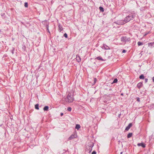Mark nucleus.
Wrapping results in <instances>:
<instances>
[{
	"instance_id": "f257e3e1",
	"label": "nucleus",
	"mask_w": 154,
	"mask_h": 154,
	"mask_svg": "<svg viewBox=\"0 0 154 154\" xmlns=\"http://www.w3.org/2000/svg\"><path fill=\"white\" fill-rule=\"evenodd\" d=\"M134 17L133 14H130L125 18L124 20H117V23L119 25H123L129 21L130 20H133Z\"/></svg>"
},
{
	"instance_id": "f03ea898",
	"label": "nucleus",
	"mask_w": 154,
	"mask_h": 154,
	"mask_svg": "<svg viewBox=\"0 0 154 154\" xmlns=\"http://www.w3.org/2000/svg\"><path fill=\"white\" fill-rule=\"evenodd\" d=\"M64 100L66 102L71 103L73 100V95L71 93H69L68 96L63 98Z\"/></svg>"
},
{
	"instance_id": "7ed1b4c3",
	"label": "nucleus",
	"mask_w": 154,
	"mask_h": 154,
	"mask_svg": "<svg viewBox=\"0 0 154 154\" xmlns=\"http://www.w3.org/2000/svg\"><path fill=\"white\" fill-rule=\"evenodd\" d=\"M94 146V143L91 141L88 142L87 144V149L89 151V152L90 153L92 150V147Z\"/></svg>"
},
{
	"instance_id": "20e7f679",
	"label": "nucleus",
	"mask_w": 154,
	"mask_h": 154,
	"mask_svg": "<svg viewBox=\"0 0 154 154\" xmlns=\"http://www.w3.org/2000/svg\"><path fill=\"white\" fill-rule=\"evenodd\" d=\"M137 145L138 146H141L143 148H145L146 147V144L143 143H138Z\"/></svg>"
},
{
	"instance_id": "39448f33",
	"label": "nucleus",
	"mask_w": 154,
	"mask_h": 154,
	"mask_svg": "<svg viewBox=\"0 0 154 154\" xmlns=\"http://www.w3.org/2000/svg\"><path fill=\"white\" fill-rule=\"evenodd\" d=\"M132 124L131 123H130L128 126H127L126 128H125V131H128L130 128L132 126Z\"/></svg>"
},
{
	"instance_id": "423d86ee",
	"label": "nucleus",
	"mask_w": 154,
	"mask_h": 154,
	"mask_svg": "<svg viewBox=\"0 0 154 154\" xmlns=\"http://www.w3.org/2000/svg\"><path fill=\"white\" fill-rule=\"evenodd\" d=\"M77 137V135H71V136L68 139L69 140H71Z\"/></svg>"
},
{
	"instance_id": "0eeeda50",
	"label": "nucleus",
	"mask_w": 154,
	"mask_h": 154,
	"mask_svg": "<svg viewBox=\"0 0 154 154\" xmlns=\"http://www.w3.org/2000/svg\"><path fill=\"white\" fill-rule=\"evenodd\" d=\"M143 85V84L142 82H140L138 83L137 85V87L139 88H141Z\"/></svg>"
},
{
	"instance_id": "6e6552de",
	"label": "nucleus",
	"mask_w": 154,
	"mask_h": 154,
	"mask_svg": "<svg viewBox=\"0 0 154 154\" xmlns=\"http://www.w3.org/2000/svg\"><path fill=\"white\" fill-rule=\"evenodd\" d=\"M76 59L77 61L78 62H80L81 61V59L79 55L76 56Z\"/></svg>"
},
{
	"instance_id": "1a4fd4ad",
	"label": "nucleus",
	"mask_w": 154,
	"mask_h": 154,
	"mask_svg": "<svg viewBox=\"0 0 154 154\" xmlns=\"http://www.w3.org/2000/svg\"><path fill=\"white\" fill-rule=\"evenodd\" d=\"M103 47L105 49L108 50L110 49L109 47L107 46V45H106L103 44Z\"/></svg>"
},
{
	"instance_id": "9d476101",
	"label": "nucleus",
	"mask_w": 154,
	"mask_h": 154,
	"mask_svg": "<svg viewBox=\"0 0 154 154\" xmlns=\"http://www.w3.org/2000/svg\"><path fill=\"white\" fill-rule=\"evenodd\" d=\"M58 29H59V31L60 32L62 31V30L63 29V28L61 26H60V25L59 24L58 25Z\"/></svg>"
},
{
	"instance_id": "9b49d317",
	"label": "nucleus",
	"mask_w": 154,
	"mask_h": 154,
	"mask_svg": "<svg viewBox=\"0 0 154 154\" xmlns=\"http://www.w3.org/2000/svg\"><path fill=\"white\" fill-rule=\"evenodd\" d=\"M49 107L48 106H46L43 108V110L45 111H48V110Z\"/></svg>"
},
{
	"instance_id": "f8f14e48",
	"label": "nucleus",
	"mask_w": 154,
	"mask_h": 154,
	"mask_svg": "<svg viewBox=\"0 0 154 154\" xmlns=\"http://www.w3.org/2000/svg\"><path fill=\"white\" fill-rule=\"evenodd\" d=\"M127 38L126 37H122L121 38V41L123 42H126V39Z\"/></svg>"
},
{
	"instance_id": "ddd939ff",
	"label": "nucleus",
	"mask_w": 154,
	"mask_h": 154,
	"mask_svg": "<svg viewBox=\"0 0 154 154\" xmlns=\"http://www.w3.org/2000/svg\"><path fill=\"white\" fill-rule=\"evenodd\" d=\"M96 59H97V60H104L103 58L102 57H97Z\"/></svg>"
},
{
	"instance_id": "4468645a",
	"label": "nucleus",
	"mask_w": 154,
	"mask_h": 154,
	"mask_svg": "<svg viewBox=\"0 0 154 154\" xmlns=\"http://www.w3.org/2000/svg\"><path fill=\"white\" fill-rule=\"evenodd\" d=\"M80 125L79 124H77L75 126V128L77 130H79L80 128Z\"/></svg>"
},
{
	"instance_id": "2eb2a0df",
	"label": "nucleus",
	"mask_w": 154,
	"mask_h": 154,
	"mask_svg": "<svg viewBox=\"0 0 154 154\" xmlns=\"http://www.w3.org/2000/svg\"><path fill=\"white\" fill-rule=\"evenodd\" d=\"M139 78L141 79H144V77L143 74L139 76Z\"/></svg>"
},
{
	"instance_id": "dca6fc26",
	"label": "nucleus",
	"mask_w": 154,
	"mask_h": 154,
	"mask_svg": "<svg viewBox=\"0 0 154 154\" xmlns=\"http://www.w3.org/2000/svg\"><path fill=\"white\" fill-rule=\"evenodd\" d=\"M99 9L100 10V11L101 12H103L104 11V9L102 7H99Z\"/></svg>"
},
{
	"instance_id": "f3484780",
	"label": "nucleus",
	"mask_w": 154,
	"mask_h": 154,
	"mask_svg": "<svg viewBox=\"0 0 154 154\" xmlns=\"http://www.w3.org/2000/svg\"><path fill=\"white\" fill-rule=\"evenodd\" d=\"M35 108L36 109H37L38 110L39 109L38 104H36L35 105Z\"/></svg>"
},
{
	"instance_id": "a211bd4d",
	"label": "nucleus",
	"mask_w": 154,
	"mask_h": 154,
	"mask_svg": "<svg viewBox=\"0 0 154 154\" xmlns=\"http://www.w3.org/2000/svg\"><path fill=\"white\" fill-rule=\"evenodd\" d=\"M138 45V46H140L143 45V43L142 42H139L137 43Z\"/></svg>"
},
{
	"instance_id": "6ab92c4d",
	"label": "nucleus",
	"mask_w": 154,
	"mask_h": 154,
	"mask_svg": "<svg viewBox=\"0 0 154 154\" xmlns=\"http://www.w3.org/2000/svg\"><path fill=\"white\" fill-rule=\"evenodd\" d=\"M117 81H118V80H117V79H114V81H113V82H112V84L114 83H117Z\"/></svg>"
},
{
	"instance_id": "aec40b11",
	"label": "nucleus",
	"mask_w": 154,
	"mask_h": 154,
	"mask_svg": "<svg viewBox=\"0 0 154 154\" xmlns=\"http://www.w3.org/2000/svg\"><path fill=\"white\" fill-rule=\"evenodd\" d=\"M154 45V42L153 43H149L148 44V45L149 46H151L152 45Z\"/></svg>"
},
{
	"instance_id": "412c9836",
	"label": "nucleus",
	"mask_w": 154,
	"mask_h": 154,
	"mask_svg": "<svg viewBox=\"0 0 154 154\" xmlns=\"http://www.w3.org/2000/svg\"><path fill=\"white\" fill-rule=\"evenodd\" d=\"M24 6L25 7L27 8L28 6V4L27 2H25L24 3Z\"/></svg>"
},
{
	"instance_id": "4be33fe9",
	"label": "nucleus",
	"mask_w": 154,
	"mask_h": 154,
	"mask_svg": "<svg viewBox=\"0 0 154 154\" xmlns=\"http://www.w3.org/2000/svg\"><path fill=\"white\" fill-rule=\"evenodd\" d=\"M67 110L68 111L70 112L71 111L72 108L70 107H69L68 108Z\"/></svg>"
},
{
	"instance_id": "5701e85b",
	"label": "nucleus",
	"mask_w": 154,
	"mask_h": 154,
	"mask_svg": "<svg viewBox=\"0 0 154 154\" xmlns=\"http://www.w3.org/2000/svg\"><path fill=\"white\" fill-rule=\"evenodd\" d=\"M63 36H64V37H65L66 38H67V37H68L67 35V34L66 33H64V34Z\"/></svg>"
},
{
	"instance_id": "b1692460",
	"label": "nucleus",
	"mask_w": 154,
	"mask_h": 154,
	"mask_svg": "<svg viewBox=\"0 0 154 154\" xmlns=\"http://www.w3.org/2000/svg\"><path fill=\"white\" fill-rule=\"evenodd\" d=\"M137 101H138V102H140V98H139V97H137Z\"/></svg>"
},
{
	"instance_id": "393cba45",
	"label": "nucleus",
	"mask_w": 154,
	"mask_h": 154,
	"mask_svg": "<svg viewBox=\"0 0 154 154\" xmlns=\"http://www.w3.org/2000/svg\"><path fill=\"white\" fill-rule=\"evenodd\" d=\"M91 154H96V152L95 151H94L92 152Z\"/></svg>"
},
{
	"instance_id": "a878e982",
	"label": "nucleus",
	"mask_w": 154,
	"mask_h": 154,
	"mask_svg": "<svg viewBox=\"0 0 154 154\" xmlns=\"http://www.w3.org/2000/svg\"><path fill=\"white\" fill-rule=\"evenodd\" d=\"M97 81V79L96 78H94V84H95L96 83Z\"/></svg>"
},
{
	"instance_id": "bb28decb",
	"label": "nucleus",
	"mask_w": 154,
	"mask_h": 154,
	"mask_svg": "<svg viewBox=\"0 0 154 154\" xmlns=\"http://www.w3.org/2000/svg\"><path fill=\"white\" fill-rule=\"evenodd\" d=\"M148 79H145V83H146L147 81H148Z\"/></svg>"
},
{
	"instance_id": "cd10ccee",
	"label": "nucleus",
	"mask_w": 154,
	"mask_h": 154,
	"mask_svg": "<svg viewBox=\"0 0 154 154\" xmlns=\"http://www.w3.org/2000/svg\"><path fill=\"white\" fill-rule=\"evenodd\" d=\"M46 28H47V30L48 31V32H49V33H50L49 31V30L48 29V26H46Z\"/></svg>"
},
{
	"instance_id": "c85d7f7f",
	"label": "nucleus",
	"mask_w": 154,
	"mask_h": 154,
	"mask_svg": "<svg viewBox=\"0 0 154 154\" xmlns=\"http://www.w3.org/2000/svg\"><path fill=\"white\" fill-rule=\"evenodd\" d=\"M132 135H127V138H129L131 137Z\"/></svg>"
},
{
	"instance_id": "c756f323",
	"label": "nucleus",
	"mask_w": 154,
	"mask_h": 154,
	"mask_svg": "<svg viewBox=\"0 0 154 154\" xmlns=\"http://www.w3.org/2000/svg\"><path fill=\"white\" fill-rule=\"evenodd\" d=\"M126 51L125 50H123L122 51V53H125L126 52Z\"/></svg>"
},
{
	"instance_id": "7c9ffc66",
	"label": "nucleus",
	"mask_w": 154,
	"mask_h": 154,
	"mask_svg": "<svg viewBox=\"0 0 154 154\" xmlns=\"http://www.w3.org/2000/svg\"><path fill=\"white\" fill-rule=\"evenodd\" d=\"M63 113H60V116H62L63 115Z\"/></svg>"
},
{
	"instance_id": "2f4dec72",
	"label": "nucleus",
	"mask_w": 154,
	"mask_h": 154,
	"mask_svg": "<svg viewBox=\"0 0 154 154\" xmlns=\"http://www.w3.org/2000/svg\"><path fill=\"white\" fill-rule=\"evenodd\" d=\"M128 135H132V133H129V134H128Z\"/></svg>"
},
{
	"instance_id": "473e14b6",
	"label": "nucleus",
	"mask_w": 154,
	"mask_h": 154,
	"mask_svg": "<svg viewBox=\"0 0 154 154\" xmlns=\"http://www.w3.org/2000/svg\"><path fill=\"white\" fill-rule=\"evenodd\" d=\"M153 81L154 82V77L152 78Z\"/></svg>"
},
{
	"instance_id": "72a5a7b5",
	"label": "nucleus",
	"mask_w": 154,
	"mask_h": 154,
	"mask_svg": "<svg viewBox=\"0 0 154 154\" xmlns=\"http://www.w3.org/2000/svg\"><path fill=\"white\" fill-rule=\"evenodd\" d=\"M128 38H127V39H126V41H128Z\"/></svg>"
},
{
	"instance_id": "f704fd0d",
	"label": "nucleus",
	"mask_w": 154,
	"mask_h": 154,
	"mask_svg": "<svg viewBox=\"0 0 154 154\" xmlns=\"http://www.w3.org/2000/svg\"><path fill=\"white\" fill-rule=\"evenodd\" d=\"M122 152H121V153H120V154H122Z\"/></svg>"
},
{
	"instance_id": "c9c22d12",
	"label": "nucleus",
	"mask_w": 154,
	"mask_h": 154,
	"mask_svg": "<svg viewBox=\"0 0 154 154\" xmlns=\"http://www.w3.org/2000/svg\"><path fill=\"white\" fill-rule=\"evenodd\" d=\"M121 95H123V94H122V93L121 94Z\"/></svg>"
},
{
	"instance_id": "e433bc0d",
	"label": "nucleus",
	"mask_w": 154,
	"mask_h": 154,
	"mask_svg": "<svg viewBox=\"0 0 154 154\" xmlns=\"http://www.w3.org/2000/svg\"><path fill=\"white\" fill-rule=\"evenodd\" d=\"M63 151H65V152H66V151H65V150H64V149H63Z\"/></svg>"
}]
</instances>
